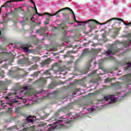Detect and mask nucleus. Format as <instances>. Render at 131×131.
<instances>
[{
	"label": "nucleus",
	"instance_id": "1",
	"mask_svg": "<svg viewBox=\"0 0 131 131\" xmlns=\"http://www.w3.org/2000/svg\"><path fill=\"white\" fill-rule=\"evenodd\" d=\"M111 100V103H115L117 101V98L114 97V95H108L103 98V101H108Z\"/></svg>",
	"mask_w": 131,
	"mask_h": 131
},
{
	"label": "nucleus",
	"instance_id": "2",
	"mask_svg": "<svg viewBox=\"0 0 131 131\" xmlns=\"http://www.w3.org/2000/svg\"><path fill=\"white\" fill-rule=\"evenodd\" d=\"M66 9H68V10H70V11H71V12H72V14H73V15L74 16V20L75 22H76L77 23H79V22H78L77 20H76V18L75 17V14H74V12H73V11H72V9H71L70 8H66L62 9L61 10H59L58 11H57V12H61V11H62V10H66Z\"/></svg>",
	"mask_w": 131,
	"mask_h": 131
},
{
	"label": "nucleus",
	"instance_id": "3",
	"mask_svg": "<svg viewBox=\"0 0 131 131\" xmlns=\"http://www.w3.org/2000/svg\"><path fill=\"white\" fill-rule=\"evenodd\" d=\"M27 120L28 122L32 123L33 121H34V119L33 118V117L30 116L27 118Z\"/></svg>",
	"mask_w": 131,
	"mask_h": 131
},
{
	"label": "nucleus",
	"instance_id": "4",
	"mask_svg": "<svg viewBox=\"0 0 131 131\" xmlns=\"http://www.w3.org/2000/svg\"><path fill=\"white\" fill-rule=\"evenodd\" d=\"M22 1H24V0H11L10 1L7 2L6 4H8V3L22 2Z\"/></svg>",
	"mask_w": 131,
	"mask_h": 131
},
{
	"label": "nucleus",
	"instance_id": "5",
	"mask_svg": "<svg viewBox=\"0 0 131 131\" xmlns=\"http://www.w3.org/2000/svg\"><path fill=\"white\" fill-rule=\"evenodd\" d=\"M93 21V22H96V23H97V24H100V25H103V24H101V23H99L98 21H97L95 19H90L89 20V21Z\"/></svg>",
	"mask_w": 131,
	"mask_h": 131
},
{
	"label": "nucleus",
	"instance_id": "6",
	"mask_svg": "<svg viewBox=\"0 0 131 131\" xmlns=\"http://www.w3.org/2000/svg\"><path fill=\"white\" fill-rule=\"evenodd\" d=\"M114 19H115V20H118V21H121V22H124V20H123V19H122L121 18H115Z\"/></svg>",
	"mask_w": 131,
	"mask_h": 131
},
{
	"label": "nucleus",
	"instance_id": "7",
	"mask_svg": "<svg viewBox=\"0 0 131 131\" xmlns=\"http://www.w3.org/2000/svg\"><path fill=\"white\" fill-rule=\"evenodd\" d=\"M35 9L36 14L38 15V16H42V14H40L38 13V12H37V9H36V7H35Z\"/></svg>",
	"mask_w": 131,
	"mask_h": 131
},
{
	"label": "nucleus",
	"instance_id": "8",
	"mask_svg": "<svg viewBox=\"0 0 131 131\" xmlns=\"http://www.w3.org/2000/svg\"><path fill=\"white\" fill-rule=\"evenodd\" d=\"M27 89V88H26V86H24L20 89V92H23V91H25V90H26Z\"/></svg>",
	"mask_w": 131,
	"mask_h": 131
},
{
	"label": "nucleus",
	"instance_id": "9",
	"mask_svg": "<svg viewBox=\"0 0 131 131\" xmlns=\"http://www.w3.org/2000/svg\"><path fill=\"white\" fill-rule=\"evenodd\" d=\"M24 52H26V53H27V52H28V48L25 47L24 48Z\"/></svg>",
	"mask_w": 131,
	"mask_h": 131
},
{
	"label": "nucleus",
	"instance_id": "10",
	"mask_svg": "<svg viewBox=\"0 0 131 131\" xmlns=\"http://www.w3.org/2000/svg\"><path fill=\"white\" fill-rule=\"evenodd\" d=\"M106 54H107V55H110V54H112V52H111V51H106Z\"/></svg>",
	"mask_w": 131,
	"mask_h": 131
},
{
	"label": "nucleus",
	"instance_id": "11",
	"mask_svg": "<svg viewBox=\"0 0 131 131\" xmlns=\"http://www.w3.org/2000/svg\"><path fill=\"white\" fill-rule=\"evenodd\" d=\"M30 2H31V3H32V4H34V7H36L35 3H34V2H33V1H32V0H30Z\"/></svg>",
	"mask_w": 131,
	"mask_h": 131
},
{
	"label": "nucleus",
	"instance_id": "12",
	"mask_svg": "<svg viewBox=\"0 0 131 131\" xmlns=\"http://www.w3.org/2000/svg\"><path fill=\"white\" fill-rule=\"evenodd\" d=\"M18 9H19V10H20V11H24V10H23V9H22V7H19V8H18Z\"/></svg>",
	"mask_w": 131,
	"mask_h": 131
},
{
	"label": "nucleus",
	"instance_id": "13",
	"mask_svg": "<svg viewBox=\"0 0 131 131\" xmlns=\"http://www.w3.org/2000/svg\"><path fill=\"white\" fill-rule=\"evenodd\" d=\"M62 120H59V121H57V122H58V123L59 122H62Z\"/></svg>",
	"mask_w": 131,
	"mask_h": 131
},
{
	"label": "nucleus",
	"instance_id": "14",
	"mask_svg": "<svg viewBox=\"0 0 131 131\" xmlns=\"http://www.w3.org/2000/svg\"><path fill=\"white\" fill-rule=\"evenodd\" d=\"M128 64V65H129V66H131V63L130 62H129Z\"/></svg>",
	"mask_w": 131,
	"mask_h": 131
},
{
	"label": "nucleus",
	"instance_id": "15",
	"mask_svg": "<svg viewBox=\"0 0 131 131\" xmlns=\"http://www.w3.org/2000/svg\"><path fill=\"white\" fill-rule=\"evenodd\" d=\"M1 34H2V32H1V31H0V35H1Z\"/></svg>",
	"mask_w": 131,
	"mask_h": 131
},
{
	"label": "nucleus",
	"instance_id": "16",
	"mask_svg": "<svg viewBox=\"0 0 131 131\" xmlns=\"http://www.w3.org/2000/svg\"><path fill=\"white\" fill-rule=\"evenodd\" d=\"M51 16H53V15H51Z\"/></svg>",
	"mask_w": 131,
	"mask_h": 131
}]
</instances>
